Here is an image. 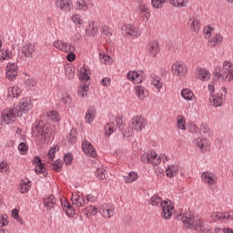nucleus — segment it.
Masks as SVG:
<instances>
[{"mask_svg": "<svg viewBox=\"0 0 233 233\" xmlns=\"http://www.w3.org/2000/svg\"><path fill=\"white\" fill-rule=\"evenodd\" d=\"M213 76L217 79H221V81H227L228 83H232L233 81V63L229 60H225L221 66H217L214 67Z\"/></svg>", "mask_w": 233, "mask_h": 233, "instance_id": "obj_1", "label": "nucleus"}, {"mask_svg": "<svg viewBox=\"0 0 233 233\" xmlns=\"http://www.w3.org/2000/svg\"><path fill=\"white\" fill-rule=\"evenodd\" d=\"M182 221L187 228H193L198 232H206L207 230V225H205V222L198 217L194 218V214L190 211L185 213L182 217Z\"/></svg>", "mask_w": 233, "mask_h": 233, "instance_id": "obj_2", "label": "nucleus"}, {"mask_svg": "<svg viewBox=\"0 0 233 233\" xmlns=\"http://www.w3.org/2000/svg\"><path fill=\"white\" fill-rule=\"evenodd\" d=\"M19 116V112L15 107L5 108L1 113V121L5 125H12L15 118Z\"/></svg>", "mask_w": 233, "mask_h": 233, "instance_id": "obj_3", "label": "nucleus"}, {"mask_svg": "<svg viewBox=\"0 0 233 233\" xmlns=\"http://www.w3.org/2000/svg\"><path fill=\"white\" fill-rule=\"evenodd\" d=\"M141 161L146 165H152V167H157L161 165V156L157 154L156 151L151 150L147 153H144L141 156Z\"/></svg>", "mask_w": 233, "mask_h": 233, "instance_id": "obj_4", "label": "nucleus"}, {"mask_svg": "<svg viewBox=\"0 0 233 233\" xmlns=\"http://www.w3.org/2000/svg\"><path fill=\"white\" fill-rule=\"evenodd\" d=\"M121 33L124 37H131L132 39L141 36V30L139 27H136L130 24L123 25L121 27Z\"/></svg>", "mask_w": 233, "mask_h": 233, "instance_id": "obj_5", "label": "nucleus"}, {"mask_svg": "<svg viewBox=\"0 0 233 233\" xmlns=\"http://www.w3.org/2000/svg\"><path fill=\"white\" fill-rule=\"evenodd\" d=\"M147 121L142 116H135L129 122V128L135 132H141L147 127Z\"/></svg>", "mask_w": 233, "mask_h": 233, "instance_id": "obj_6", "label": "nucleus"}, {"mask_svg": "<svg viewBox=\"0 0 233 233\" xmlns=\"http://www.w3.org/2000/svg\"><path fill=\"white\" fill-rule=\"evenodd\" d=\"M17 76H19V67L17 64L13 62H8L5 67V77L9 81H15L17 79Z\"/></svg>", "mask_w": 233, "mask_h": 233, "instance_id": "obj_7", "label": "nucleus"}, {"mask_svg": "<svg viewBox=\"0 0 233 233\" xmlns=\"http://www.w3.org/2000/svg\"><path fill=\"white\" fill-rule=\"evenodd\" d=\"M160 209L163 219H170L172 218V214H174V204H172V201L170 200H164Z\"/></svg>", "mask_w": 233, "mask_h": 233, "instance_id": "obj_8", "label": "nucleus"}, {"mask_svg": "<svg viewBox=\"0 0 233 233\" xmlns=\"http://www.w3.org/2000/svg\"><path fill=\"white\" fill-rule=\"evenodd\" d=\"M146 52H147L150 57H157L161 52V46H159V41L151 40L146 46Z\"/></svg>", "mask_w": 233, "mask_h": 233, "instance_id": "obj_9", "label": "nucleus"}, {"mask_svg": "<svg viewBox=\"0 0 233 233\" xmlns=\"http://www.w3.org/2000/svg\"><path fill=\"white\" fill-rule=\"evenodd\" d=\"M54 48L59 50V52H76V46L68 44L63 40H56L53 43Z\"/></svg>", "mask_w": 233, "mask_h": 233, "instance_id": "obj_10", "label": "nucleus"}, {"mask_svg": "<svg viewBox=\"0 0 233 233\" xmlns=\"http://www.w3.org/2000/svg\"><path fill=\"white\" fill-rule=\"evenodd\" d=\"M213 221H233V211L218 212L215 211L210 216Z\"/></svg>", "mask_w": 233, "mask_h": 233, "instance_id": "obj_11", "label": "nucleus"}, {"mask_svg": "<svg viewBox=\"0 0 233 233\" xmlns=\"http://www.w3.org/2000/svg\"><path fill=\"white\" fill-rule=\"evenodd\" d=\"M172 74L177 77H185L187 76V66L183 62L177 61L172 65Z\"/></svg>", "mask_w": 233, "mask_h": 233, "instance_id": "obj_12", "label": "nucleus"}, {"mask_svg": "<svg viewBox=\"0 0 233 233\" xmlns=\"http://www.w3.org/2000/svg\"><path fill=\"white\" fill-rule=\"evenodd\" d=\"M99 212L106 219H110L116 212V208L112 204H102Z\"/></svg>", "mask_w": 233, "mask_h": 233, "instance_id": "obj_13", "label": "nucleus"}, {"mask_svg": "<svg viewBox=\"0 0 233 233\" xmlns=\"http://www.w3.org/2000/svg\"><path fill=\"white\" fill-rule=\"evenodd\" d=\"M201 179L205 185L208 187H214L218 183V177L210 171H205L201 174Z\"/></svg>", "mask_w": 233, "mask_h": 233, "instance_id": "obj_14", "label": "nucleus"}, {"mask_svg": "<svg viewBox=\"0 0 233 233\" xmlns=\"http://www.w3.org/2000/svg\"><path fill=\"white\" fill-rule=\"evenodd\" d=\"M193 145L198 147L201 152H207L210 148V141L205 137H198L193 140Z\"/></svg>", "mask_w": 233, "mask_h": 233, "instance_id": "obj_15", "label": "nucleus"}, {"mask_svg": "<svg viewBox=\"0 0 233 233\" xmlns=\"http://www.w3.org/2000/svg\"><path fill=\"white\" fill-rule=\"evenodd\" d=\"M195 76L199 81H210L211 74L208 69L205 67H197L195 70Z\"/></svg>", "mask_w": 233, "mask_h": 233, "instance_id": "obj_16", "label": "nucleus"}, {"mask_svg": "<svg viewBox=\"0 0 233 233\" xmlns=\"http://www.w3.org/2000/svg\"><path fill=\"white\" fill-rule=\"evenodd\" d=\"M82 150L89 157H97V152L96 151V148L88 140H84V142L82 143Z\"/></svg>", "mask_w": 233, "mask_h": 233, "instance_id": "obj_17", "label": "nucleus"}, {"mask_svg": "<svg viewBox=\"0 0 233 233\" xmlns=\"http://www.w3.org/2000/svg\"><path fill=\"white\" fill-rule=\"evenodd\" d=\"M36 137L41 141H46V125L43 121H39L35 126Z\"/></svg>", "mask_w": 233, "mask_h": 233, "instance_id": "obj_18", "label": "nucleus"}, {"mask_svg": "<svg viewBox=\"0 0 233 233\" xmlns=\"http://www.w3.org/2000/svg\"><path fill=\"white\" fill-rule=\"evenodd\" d=\"M55 6L61 12L72 10V0H55Z\"/></svg>", "mask_w": 233, "mask_h": 233, "instance_id": "obj_19", "label": "nucleus"}, {"mask_svg": "<svg viewBox=\"0 0 233 233\" xmlns=\"http://www.w3.org/2000/svg\"><path fill=\"white\" fill-rule=\"evenodd\" d=\"M127 79L132 81L134 85H139L143 83V72L142 71H129L127 73Z\"/></svg>", "mask_w": 233, "mask_h": 233, "instance_id": "obj_20", "label": "nucleus"}, {"mask_svg": "<svg viewBox=\"0 0 233 233\" xmlns=\"http://www.w3.org/2000/svg\"><path fill=\"white\" fill-rule=\"evenodd\" d=\"M137 12L139 17H141L143 21H148V19H150V10L148 9V5L147 4H139Z\"/></svg>", "mask_w": 233, "mask_h": 233, "instance_id": "obj_21", "label": "nucleus"}, {"mask_svg": "<svg viewBox=\"0 0 233 233\" xmlns=\"http://www.w3.org/2000/svg\"><path fill=\"white\" fill-rule=\"evenodd\" d=\"M33 106H34V105H32V100H30L26 97H24L19 102L18 114H19V112H21L22 114L23 113L26 114V112H28L29 110H32Z\"/></svg>", "mask_w": 233, "mask_h": 233, "instance_id": "obj_22", "label": "nucleus"}, {"mask_svg": "<svg viewBox=\"0 0 233 233\" xmlns=\"http://www.w3.org/2000/svg\"><path fill=\"white\" fill-rule=\"evenodd\" d=\"M71 202L74 207H76V208H81V207H85V205H86L85 198L77 193H72Z\"/></svg>", "mask_w": 233, "mask_h": 233, "instance_id": "obj_23", "label": "nucleus"}, {"mask_svg": "<svg viewBox=\"0 0 233 233\" xmlns=\"http://www.w3.org/2000/svg\"><path fill=\"white\" fill-rule=\"evenodd\" d=\"M93 5L85 1V0H78L75 3V10L77 12H88L90 8H92Z\"/></svg>", "mask_w": 233, "mask_h": 233, "instance_id": "obj_24", "label": "nucleus"}, {"mask_svg": "<svg viewBox=\"0 0 233 233\" xmlns=\"http://www.w3.org/2000/svg\"><path fill=\"white\" fill-rule=\"evenodd\" d=\"M34 52H35V46L30 42H25L22 47V56L24 57H32Z\"/></svg>", "mask_w": 233, "mask_h": 233, "instance_id": "obj_25", "label": "nucleus"}, {"mask_svg": "<svg viewBox=\"0 0 233 233\" xmlns=\"http://www.w3.org/2000/svg\"><path fill=\"white\" fill-rule=\"evenodd\" d=\"M180 96L185 101H198V96L189 88H183L180 91Z\"/></svg>", "mask_w": 233, "mask_h": 233, "instance_id": "obj_26", "label": "nucleus"}, {"mask_svg": "<svg viewBox=\"0 0 233 233\" xmlns=\"http://www.w3.org/2000/svg\"><path fill=\"white\" fill-rule=\"evenodd\" d=\"M189 30L193 32V34H199L201 30V23L196 17H190L188 20Z\"/></svg>", "mask_w": 233, "mask_h": 233, "instance_id": "obj_27", "label": "nucleus"}, {"mask_svg": "<svg viewBox=\"0 0 233 233\" xmlns=\"http://www.w3.org/2000/svg\"><path fill=\"white\" fill-rule=\"evenodd\" d=\"M223 43V35L218 33L214 36L210 37L208 41V46L210 48H216L218 45Z\"/></svg>", "mask_w": 233, "mask_h": 233, "instance_id": "obj_28", "label": "nucleus"}, {"mask_svg": "<svg viewBox=\"0 0 233 233\" xmlns=\"http://www.w3.org/2000/svg\"><path fill=\"white\" fill-rule=\"evenodd\" d=\"M225 97L223 96V93H217L216 95H211L209 101L213 106H221L223 105V101Z\"/></svg>", "mask_w": 233, "mask_h": 233, "instance_id": "obj_29", "label": "nucleus"}, {"mask_svg": "<svg viewBox=\"0 0 233 233\" xmlns=\"http://www.w3.org/2000/svg\"><path fill=\"white\" fill-rule=\"evenodd\" d=\"M135 92L139 101H145L146 97L148 96V91L143 86H136Z\"/></svg>", "mask_w": 233, "mask_h": 233, "instance_id": "obj_30", "label": "nucleus"}, {"mask_svg": "<svg viewBox=\"0 0 233 233\" xmlns=\"http://www.w3.org/2000/svg\"><path fill=\"white\" fill-rule=\"evenodd\" d=\"M32 188V181L30 179L25 177L22 178L19 190L21 194H26L27 192H30V189Z\"/></svg>", "mask_w": 233, "mask_h": 233, "instance_id": "obj_31", "label": "nucleus"}, {"mask_svg": "<svg viewBox=\"0 0 233 233\" xmlns=\"http://www.w3.org/2000/svg\"><path fill=\"white\" fill-rule=\"evenodd\" d=\"M35 167V174H45L46 172V167H45V164L41 163V157H35L33 160Z\"/></svg>", "mask_w": 233, "mask_h": 233, "instance_id": "obj_32", "label": "nucleus"}, {"mask_svg": "<svg viewBox=\"0 0 233 233\" xmlns=\"http://www.w3.org/2000/svg\"><path fill=\"white\" fill-rule=\"evenodd\" d=\"M72 23L76 26V28H81L85 25V19L80 14L75 13L70 17Z\"/></svg>", "mask_w": 233, "mask_h": 233, "instance_id": "obj_33", "label": "nucleus"}, {"mask_svg": "<svg viewBox=\"0 0 233 233\" xmlns=\"http://www.w3.org/2000/svg\"><path fill=\"white\" fill-rule=\"evenodd\" d=\"M94 119H96V108L94 106H90L86 112L85 121L88 125H92V123H94Z\"/></svg>", "mask_w": 233, "mask_h": 233, "instance_id": "obj_34", "label": "nucleus"}, {"mask_svg": "<svg viewBox=\"0 0 233 233\" xmlns=\"http://www.w3.org/2000/svg\"><path fill=\"white\" fill-rule=\"evenodd\" d=\"M62 208L68 218H74L76 216V209H74V207L68 201L62 202Z\"/></svg>", "mask_w": 233, "mask_h": 233, "instance_id": "obj_35", "label": "nucleus"}, {"mask_svg": "<svg viewBox=\"0 0 233 233\" xmlns=\"http://www.w3.org/2000/svg\"><path fill=\"white\" fill-rule=\"evenodd\" d=\"M117 130V123L110 122L105 126V136L110 137Z\"/></svg>", "mask_w": 233, "mask_h": 233, "instance_id": "obj_36", "label": "nucleus"}, {"mask_svg": "<svg viewBox=\"0 0 233 233\" xmlns=\"http://www.w3.org/2000/svg\"><path fill=\"white\" fill-rule=\"evenodd\" d=\"M21 96V88L17 86H13L7 88V96L12 99L19 97Z\"/></svg>", "mask_w": 233, "mask_h": 233, "instance_id": "obj_37", "label": "nucleus"}, {"mask_svg": "<svg viewBox=\"0 0 233 233\" xmlns=\"http://www.w3.org/2000/svg\"><path fill=\"white\" fill-rule=\"evenodd\" d=\"M46 116L53 123H59L61 121V115L56 110L47 111Z\"/></svg>", "mask_w": 233, "mask_h": 233, "instance_id": "obj_38", "label": "nucleus"}, {"mask_svg": "<svg viewBox=\"0 0 233 233\" xmlns=\"http://www.w3.org/2000/svg\"><path fill=\"white\" fill-rule=\"evenodd\" d=\"M123 179L125 183H134L136 182L137 179H139V174L136 171H131L127 176H124Z\"/></svg>", "mask_w": 233, "mask_h": 233, "instance_id": "obj_39", "label": "nucleus"}, {"mask_svg": "<svg viewBox=\"0 0 233 233\" xmlns=\"http://www.w3.org/2000/svg\"><path fill=\"white\" fill-rule=\"evenodd\" d=\"M99 30V26H97V23H96L95 21H92L86 30V33L88 34V35H96V34H97Z\"/></svg>", "mask_w": 233, "mask_h": 233, "instance_id": "obj_40", "label": "nucleus"}, {"mask_svg": "<svg viewBox=\"0 0 233 233\" xmlns=\"http://www.w3.org/2000/svg\"><path fill=\"white\" fill-rule=\"evenodd\" d=\"M179 172V167L177 165H169L166 169V174L167 177H174Z\"/></svg>", "mask_w": 233, "mask_h": 233, "instance_id": "obj_41", "label": "nucleus"}, {"mask_svg": "<svg viewBox=\"0 0 233 233\" xmlns=\"http://www.w3.org/2000/svg\"><path fill=\"white\" fill-rule=\"evenodd\" d=\"M97 208L94 206H87L83 210L84 215L86 216V218H92L97 214Z\"/></svg>", "mask_w": 233, "mask_h": 233, "instance_id": "obj_42", "label": "nucleus"}, {"mask_svg": "<svg viewBox=\"0 0 233 233\" xmlns=\"http://www.w3.org/2000/svg\"><path fill=\"white\" fill-rule=\"evenodd\" d=\"M151 85L157 88L158 92H161V88H163V79H161V76H154L151 79Z\"/></svg>", "mask_w": 233, "mask_h": 233, "instance_id": "obj_43", "label": "nucleus"}, {"mask_svg": "<svg viewBox=\"0 0 233 233\" xmlns=\"http://www.w3.org/2000/svg\"><path fill=\"white\" fill-rule=\"evenodd\" d=\"M177 127L179 130H187V118L183 116L177 117Z\"/></svg>", "mask_w": 233, "mask_h": 233, "instance_id": "obj_44", "label": "nucleus"}, {"mask_svg": "<svg viewBox=\"0 0 233 233\" xmlns=\"http://www.w3.org/2000/svg\"><path fill=\"white\" fill-rule=\"evenodd\" d=\"M89 85L85 83L82 84L78 88V96L80 97H86L88 96Z\"/></svg>", "mask_w": 233, "mask_h": 233, "instance_id": "obj_45", "label": "nucleus"}, {"mask_svg": "<svg viewBox=\"0 0 233 233\" xmlns=\"http://www.w3.org/2000/svg\"><path fill=\"white\" fill-rule=\"evenodd\" d=\"M44 205L49 210L51 208H54V206L56 205V198L54 196H50V197L44 198Z\"/></svg>", "mask_w": 233, "mask_h": 233, "instance_id": "obj_46", "label": "nucleus"}, {"mask_svg": "<svg viewBox=\"0 0 233 233\" xmlns=\"http://www.w3.org/2000/svg\"><path fill=\"white\" fill-rule=\"evenodd\" d=\"M150 203H151L152 207H160L161 208L163 206V203H165V201H163V198H161L157 195H154L150 199Z\"/></svg>", "mask_w": 233, "mask_h": 233, "instance_id": "obj_47", "label": "nucleus"}, {"mask_svg": "<svg viewBox=\"0 0 233 233\" xmlns=\"http://www.w3.org/2000/svg\"><path fill=\"white\" fill-rule=\"evenodd\" d=\"M25 81L26 88H34L35 87V85H37V82L35 80V78L28 75H25Z\"/></svg>", "mask_w": 233, "mask_h": 233, "instance_id": "obj_48", "label": "nucleus"}, {"mask_svg": "<svg viewBox=\"0 0 233 233\" xmlns=\"http://www.w3.org/2000/svg\"><path fill=\"white\" fill-rule=\"evenodd\" d=\"M80 79H82V81H88V79H90V71H88L86 67L80 68Z\"/></svg>", "mask_w": 233, "mask_h": 233, "instance_id": "obj_49", "label": "nucleus"}, {"mask_svg": "<svg viewBox=\"0 0 233 233\" xmlns=\"http://www.w3.org/2000/svg\"><path fill=\"white\" fill-rule=\"evenodd\" d=\"M97 179H105L107 177L106 169L105 167H98L96 171Z\"/></svg>", "mask_w": 233, "mask_h": 233, "instance_id": "obj_50", "label": "nucleus"}, {"mask_svg": "<svg viewBox=\"0 0 233 233\" xmlns=\"http://www.w3.org/2000/svg\"><path fill=\"white\" fill-rule=\"evenodd\" d=\"M187 0H169V3L177 8H181L183 6H187Z\"/></svg>", "mask_w": 233, "mask_h": 233, "instance_id": "obj_51", "label": "nucleus"}, {"mask_svg": "<svg viewBox=\"0 0 233 233\" xmlns=\"http://www.w3.org/2000/svg\"><path fill=\"white\" fill-rule=\"evenodd\" d=\"M214 32V27L210 25L204 27V35L206 39H210L212 37V33Z\"/></svg>", "mask_w": 233, "mask_h": 233, "instance_id": "obj_52", "label": "nucleus"}, {"mask_svg": "<svg viewBox=\"0 0 233 233\" xmlns=\"http://www.w3.org/2000/svg\"><path fill=\"white\" fill-rule=\"evenodd\" d=\"M61 101L66 106H70L72 105V96L68 93H66L62 95Z\"/></svg>", "mask_w": 233, "mask_h": 233, "instance_id": "obj_53", "label": "nucleus"}, {"mask_svg": "<svg viewBox=\"0 0 233 233\" xmlns=\"http://www.w3.org/2000/svg\"><path fill=\"white\" fill-rule=\"evenodd\" d=\"M67 141L71 145L77 143V133H76L75 130H71L70 134L67 136Z\"/></svg>", "mask_w": 233, "mask_h": 233, "instance_id": "obj_54", "label": "nucleus"}, {"mask_svg": "<svg viewBox=\"0 0 233 233\" xmlns=\"http://www.w3.org/2000/svg\"><path fill=\"white\" fill-rule=\"evenodd\" d=\"M167 0H151V5L153 8L159 9L163 8V5L167 2Z\"/></svg>", "mask_w": 233, "mask_h": 233, "instance_id": "obj_55", "label": "nucleus"}, {"mask_svg": "<svg viewBox=\"0 0 233 233\" xmlns=\"http://www.w3.org/2000/svg\"><path fill=\"white\" fill-rule=\"evenodd\" d=\"M18 150L21 154V156H25L26 155V153L28 152V145H26V143L22 142L18 145Z\"/></svg>", "mask_w": 233, "mask_h": 233, "instance_id": "obj_56", "label": "nucleus"}, {"mask_svg": "<svg viewBox=\"0 0 233 233\" xmlns=\"http://www.w3.org/2000/svg\"><path fill=\"white\" fill-rule=\"evenodd\" d=\"M66 76L67 79H74V77L76 76V70H74L72 66H67L66 68Z\"/></svg>", "mask_w": 233, "mask_h": 233, "instance_id": "obj_57", "label": "nucleus"}, {"mask_svg": "<svg viewBox=\"0 0 233 233\" xmlns=\"http://www.w3.org/2000/svg\"><path fill=\"white\" fill-rule=\"evenodd\" d=\"M63 168V161L61 160H56L54 164H53V169L56 171V172H61Z\"/></svg>", "mask_w": 233, "mask_h": 233, "instance_id": "obj_58", "label": "nucleus"}, {"mask_svg": "<svg viewBox=\"0 0 233 233\" xmlns=\"http://www.w3.org/2000/svg\"><path fill=\"white\" fill-rule=\"evenodd\" d=\"M8 49L0 50V62L5 61L6 59H10V56L8 55Z\"/></svg>", "mask_w": 233, "mask_h": 233, "instance_id": "obj_59", "label": "nucleus"}, {"mask_svg": "<svg viewBox=\"0 0 233 233\" xmlns=\"http://www.w3.org/2000/svg\"><path fill=\"white\" fill-rule=\"evenodd\" d=\"M100 61L101 63H103L104 65H112V58L110 57V56L108 55H103L100 57Z\"/></svg>", "mask_w": 233, "mask_h": 233, "instance_id": "obj_60", "label": "nucleus"}, {"mask_svg": "<svg viewBox=\"0 0 233 233\" xmlns=\"http://www.w3.org/2000/svg\"><path fill=\"white\" fill-rule=\"evenodd\" d=\"M10 170V166L8 165V162L6 161H1L0 162V172H8Z\"/></svg>", "mask_w": 233, "mask_h": 233, "instance_id": "obj_61", "label": "nucleus"}, {"mask_svg": "<svg viewBox=\"0 0 233 233\" xmlns=\"http://www.w3.org/2000/svg\"><path fill=\"white\" fill-rule=\"evenodd\" d=\"M8 225V216L0 215V228Z\"/></svg>", "mask_w": 233, "mask_h": 233, "instance_id": "obj_62", "label": "nucleus"}, {"mask_svg": "<svg viewBox=\"0 0 233 233\" xmlns=\"http://www.w3.org/2000/svg\"><path fill=\"white\" fill-rule=\"evenodd\" d=\"M200 130L201 132H203V134H205V136H210L211 134L210 127H208V124H202L200 127Z\"/></svg>", "mask_w": 233, "mask_h": 233, "instance_id": "obj_63", "label": "nucleus"}, {"mask_svg": "<svg viewBox=\"0 0 233 233\" xmlns=\"http://www.w3.org/2000/svg\"><path fill=\"white\" fill-rule=\"evenodd\" d=\"M100 30L102 34H104V35H106L107 37L112 36V31L110 30V27H108L107 25L102 26Z\"/></svg>", "mask_w": 233, "mask_h": 233, "instance_id": "obj_64", "label": "nucleus"}]
</instances>
